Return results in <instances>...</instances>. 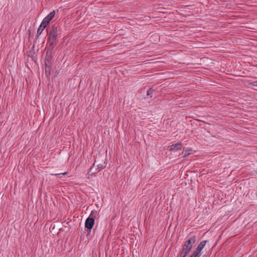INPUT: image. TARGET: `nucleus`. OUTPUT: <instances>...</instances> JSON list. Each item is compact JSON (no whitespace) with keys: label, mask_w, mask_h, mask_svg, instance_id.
<instances>
[{"label":"nucleus","mask_w":257,"mask_h":257,"mask_svg":"<svg viewBox=\"0 0 257 257\" xmlns=\"http://www.w3.org/2000/svg\"><path fill=\"white\" fill-rule=\"evenodd\" d=\"M103 168V165L101 164H99L97 165V170L98 171H100L101 169Z\"/></svg>","instance_id":"14"},{"label":"nucleus","mask_w":257,"mask_h":257,"mask_svg":"<svg viewBox=\"0 0 257 257\" xmlns=\"http://www.w3.org/2000/svg\"><path fill=\"white\" fill-rule=\"evenodd\" d=\"M50 71L49 67L48 68V69H47H47H46V72H47V71Z\"/></svg>","instance_id":"17"},{"label":"nucleus","mask_w":257,"mask_h":257,"mask_svg":"<svg viewBox=\"0 0 257 257\" xmlns=\"http://www.w3.org/2000/svg\"><path fill=\"white\" fill-rule=\"evenodd\" d=\"M52 175L58 176V177H61L62 176V173L52 174Z\"/></svg>","instance_id":"15"},{"label":"nucleus","mask_w":257,"mask_h":257,"mask_svg":"<svg viewBox=\"0 0 257 257\" xmlns=\"http://www.w3.org/2000/svg\"><path fill=\"white\" fill-rule=\"evenodd\" d=\"M154 90L152 88H150L147 92V94L148 96H150V97H152V94L153 93Z\"/></svg>","instance_id":"12"},{"label":"nucleus","mask_w":257,"mask_h":257,"mask_svg":"<svg viewBox=\"0 0 257 257\" xmlns=\"http://www.w3.org/2000/svg\"><path fill=\"white\" fill-rule=\"evenodd\" d=\"M50 21V20L48 19V18H47V17L46 16L42 21V22H41V23L43 24V25H46V26L47 27V26L48 25V24H49Z\"/></svg>","instance_id":"11"},{"label":"nucleus","mask_w":257,"mask_h":257,"mask_svg":"<svg viewBox=\"0 0 257 257\" xmlns=\"http://www.w3.org/2000/svg\"><path fill=\"white\" fill-rule=\"evenodd\" d=\"M192 151V149L191 148H188L186 149H184V151L182 152V154H183V157L186 158L188 157L190 154V152Z\"/></svg>","instance_id":"8"},{"label":"nucleus","mask_w":257,"mask_h":257,"mask_svg":"<svg viewBox=\"0 0 257 257\" xmlns=\"http://www.w3.org/2000/svg\"><path fill=\"white\" fill-rule=\"evenodd\" d=\"M55 14H56V12H55V11L54 10L52 12H51L50 14H49L47 16V18H48V19L51 21L54 18Z\"/></svg>","instance_id":"10"},{"label":"nucleus","mask_w":257,"mask_h":257,"mask_svg":"<svg viewBox=\"0 0 257 257\" xmlns=\"http://www.w3.org/2000/svg\"><path fill=\"white\" fill-rule=\"evenodd\" d=\"M170 150L172 152H176L177 151L181 150L182 148V145L181 142L172 144L170 147Z\"/></svg>","instance_id":"6"},{"label":"nucleus","mask_w":257,"mask_h":257,"mask_svg":"<svg viewBox=\"0 0 257 257\" xmlns=\"http://www.w3.org/2000/svg\"><path fill=\"white\" fill-rule=\"evenodd\" d=\"M97 214L96 210H93L91 211L90 216L86 219L85 222V226L89 230H91L95 223V218Z\"/></svg>","instance_id":"2"},{"label":"nucleus","mask_w":257,"mask_h":257,"mask_svg":"<svg viewBox=\"0 0 257 257\" xmlns=\"http://www.w3.org/2000/svg\"><path fill=\"white\" fill-rule=\"evenodd\" d=\"M67 174H68V172H65L64 173H62V175H67Z\"/></svg>","instance_id":"16"},{"label":"nucleus","mask_w":257,"mask_h":257,"mask_svg":"<svg viewBox=\"0 0 257 257\" xmlns=\"http://www.w3.org/2000/svg\"><path fill=\"white\" fill-rule=\"evenodd\" d=\"M193 246L184 244L182 248L179 252L180 257H186L187 255L190 252Z\"/></svg>","instance_id":"4"},{"label":"nucleus","mask_w":257,"mask_h":257,"mask_svg":"<svg viewBox=\"0 0 257 257\" xmlns=\"http://www.w3.org/2000/svg\"><path fill=\"white\" fill-rule=\"evenodd\" d=\"M250 175L255 176L257 175V168L253 169L250 172Z\"/></svg>","instance_id":"13"},{"label":"nucleus","mask_w":257,"mask_h":257,"mask_svg":"<svg viewBox=\"0 0 257 257\" xmlns=\"http://www.w3.org/2000/svg\"><path fill=\"white\" fill-rule=\"evenodd\" d=\"M196 240V237L195 235H191L189 236H187L185 239V241L184 242V244L187 245H190L191 246H193Z\"/></svg>","instance_id":"5"},{"label":"nucleus","mask_w":257,"mask_h":257,"mask_svg":"<svg viewBox=\"0 0 257 257\" xmlns=\"http://www.w3.org/2000/svg\"><path fill=\"white\" fill-rule=\"evenodd\" d=\"M206 242V240H202L201 241L189 257H200L202 254V249L205 247Z\"/></svg>","instance_id":"3"},{"label":"nucleus","mask_w":257,"mask_h":257,"mask_svg":"<svg viewBox=\"0 0 257 257\" xmlns=\"http://www.w3.org/2000/svg\"><path fill=\"white\" fill-rule=\"evenodd\" d=\"M55 14H56V12H55V11L54 10L52 12H51L50 14H49L47 16V18H48V19L51 21L54 18Z\"/></svg>","instance_id":"9"},{"label":"nucleus","mask_w":257,"mask_h":257,"mask_svg":"<svg viewBox=\"0 0 257 257\" xmlns=\"http://www.w3.org/2000/svg\"><path fill=\"white\" fill-rule=\"evenodd\" d=\"M50 71L49 67L48 68V69H47H47H46V72H47V71Z\"/></svg>","instance_id":"18"},{"label":"nucleus","mask_w":257,"mask_h":257,"mask_svg":"<svg viewBox=\"0 0 257 257\" xmlns=\"http://www.w3.org/2000/svg\"><path fill=\"white\" fill-rule=\"evenodd\" d=\"M47 30L48 35L47 45L53 49L57 39L61 37V29L58 25H54Z\"/></svg>","instance_id":"1"},{"label":"nucleus","mask_w":257,"mask_h":257,"mask_svg":"<svg viewBox=\"0 0 257 257\" xmlns=\"http://www.w3.org/2000/svg\"><path fill=\"white\" fill-rule=\"evenodd\" d=\"M47 27L46 25H43L42 23H41L40 25L39 26L37 33L36 36L37 37H39V36L42 33L43 31L44 30V29Z\"/></svg>","instance_id":"7"}]
</instances>
